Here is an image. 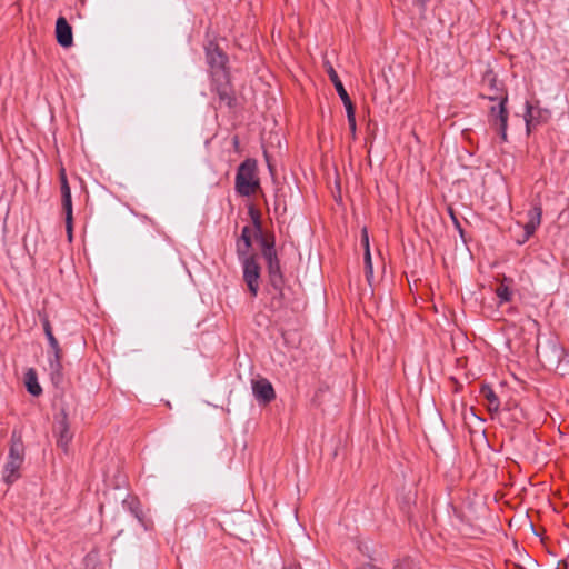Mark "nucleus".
I'll use <instances>...</instances> for the list:
<instances>
[{
  "instance_id": "f257e3e1",
  "label": "nucleus",
  "mask_w": 569,
  "mask_h": 569,
  "mask_svg": "<svg viewBox=\"0 0 569 569\" xmlns=\"http://www.w3.org/2000/svg\"><path fill=\"white\" fill-rule=\"evenodd\" d=\"M234 188L237 193L242 197H250L260 189L256 159L248 158L239 164L234 179Z\"/></svg>"
},
{
  "instance_id": "f03ea898",
  "label": "nucleus",
  "mask_w": 569,
  "mask_h": 569,
  "mask_svg": "<svg viewBox=\"0 0 569 569\" xmlns=\"http://www.w3.org/2000/svg\"><path fill=\"white\" fill-rule=\"evenodd\" d=\"M59 179H60L62 210L66 216V229H67L68 238H69V240H71L72 239V230H73L72 197H71V189H70V186L68 182L66 169L63 167L60 168Z\"/></svg>"
},
{
  "instance_id": "7ed1b4c3",
  "label": "nucleus",
  "mask_w": 569,
  "mask_h": 569,
  "mask_svg": "<svg viewBox=\"0 0 569 569\" xmlns=\"http://www.w3.org/2000/svg\"><path fill=\"white\" fill-rule=\"evenodd\" d=\"M211 91L218 96L220 107L233 108L236 98L230 84L229 73L211 77Z\"/></svg>"
},
{
  "instance_id": "20e7f679",
  "label": "nucleus",
  "mask_w": 569,
  "mask_h": 569,
  "mask_svg": "<svg viewBox=\"0 0 569 569\" xmlns=\"http://www.w3.org/2000/svg\"><path fill=\"white\" fill-rule=\"evenodd\" d=\"M206 51V60L210 68V74L213 76H220V73H228L227 71V62L228 57L226 53L219 48L217 43L213 41H209L208 44L204 47Z\"/></svg>"
},
{
  "instance_id": "39448f33",
  "label": "nucleus",
  "mask_w": 569,
  "mask_h": 569,
  "mask_svg": "<svg viewBox=\"0 0 569 569\" xmlns=\"http://www.w3.org/2000/svg\"><path fill=\"white\" fill-rule=\"evenodd\" d=\"M53 435L57 438V446L67 452L68 446L71 442L73 435L70 431L68 413L63 408L54 417Z\"/></svg>"
},
{
  "instance_id": "423d86ee",
  "label": "nucleus",
  "mask_w": 569,
  "mask_h": 569,
  "mask_svg": "<svg viewBox=\"0 0 569 569\" xmlns=\"http://www.w3.org/2000/svg\"><path fill=\"white\" fill-rule=\"evenodd\" d=\"M243 271V281L248 286L249 292L252 297H257L259 292L261 268L258 258H246V261L240 262Z\"/></svg>"
},
{
  "instance_id": "0eeeda50",
  "label": "nucleus",
  "mask_w": 569,
  "mask_h": 569,
  "mask_svg": "<svg viewBox=\"0 0 569 569\" xmlns=\"http://www.w3.org/2000/svg\"><path fill=\"white\" fill-rule=\"evenodd\" d=\"M267 264L269 283L279 296H282L284 276L281 269L278 253L263 258Z\"/></svg>"
},
{
  "instance_id": "6e6552de",
  "label": "nucleus",
  "mask_w": 569,
  "mask_h": 569,
  "mask_svg": "<svg viewBox=\"0 0 569 569\" xmlns=\"http://www.w3.org/2000/svg\"><path fill=\"white\" fill-rule=\"evenodd\" d=\"M536 352L549 367H558L560 357L566 356V350L553 340H549L545 346L538 343Z\"/></svg>"
},
{
  "instance_id": "1a4fd4ad",
  "label": "nucleus",
  "mask_w": 569,
  "mask_h": 569,
  "mask_svg": "<svg viewBox=\"0 0 569 569\" xmlns=\"http://www.w3.org/2000/svg\"><path fill=\"white\" fill-rule=\"evenodd\" d=\"M252 392L259 403L267 405L276 398L271 382L266 378L252 380Z\"/></svg>"
},
{
  "instance_id": "9d476101",
  "label": "nucleus",
  "mask_w": 569,
  "mask_h": 569,
  "mask_svg": "<svg viewBox=\"0 0 569 569\" xmlns=\"http://www.w3.org/2000/svg\"><path fill=\"white\" fill-rule=\"evenodd\" d=\"M541 216L542 208L540 204L535 206L531 210L528 211V221L523 227V238L522 240L518 241L520 244L525 243L531 236H533L537 228L541 223Z\"/></svg>"
},
{
  "instance_id": "9b49d317",
  "label": "nucleus",
  "mask_w": 569,
  "mask_h": 569,
  "mask_svg": "<svg viewBox=\"0 0 569 569\" xmlns=\"http://www.w3.org/2000/svg\"><path fill=\"white\" fill-rule=\"evenodd\" d=\"M48 370L53 385L59 386L63 380L61 350L48 351Z\"/></svg>"
},
{
  "instance_id": "f8f14e48",
  "label": "nucleus",
  "mask_w": 569,
  "mask_h": 569,
  "mask_svg": "<svg viewBox=\"0 0 569 569\" xmlns=\"http://www.w3.org/2000/svg\"><path fill=\"white\" fill-rule=\"evenodd\" d=\"M56 38L63 48H69L73 43L72 28L64 17H59L56 21Z\"/></svg>"
},
{
  "instance_id": "ddd939ff",
  "label": "nucleus",
  "mask_w": 569,
  "mask_h": 569,
  "mask_svg": "<svg viewBox=\"0 0 569 569\" xmlns=\"http://www.w3.org/2000/svg\"><path fill=\"white\" fill-rule=\"evenodd\" d=\"M490 100H499L498 103V118H499V124L495 126L501 137L502 141H507V128H508V110H507V101L508 96H493L489 97Z\"/></svg>"
},
{
  "instance_id": "4468645a",
  "label": "nucleus",
  "mask_w": 569,
  "mask_h": 569,
  "mask_svg": "<svg viewBox=\"0 0 569 569\" xmlns=\"http://www.w3.org/2000/svg\"><path fill=\"white\" fill-rule=\"evenodd\" d=\"M259 243L262 258L277 253L276 239L273 233H264L263 230L253 233Z\"/></svg>"
},
{
  "instance_id": "2eb2a0df",
  "label": "nucleus",
  "mask_w": 569,
  "mask_h": 569,
  "mask_svg": "<svg viewBox=\"0 0 569 569\" xmlns=\"http://www.w3.org/2000/svg\"><path fill=\"white\" fill-rule=\"evenodd\" d=\"M547 119V116L545 114V111L538 109L535 110L533 107L530 104V102H526V113H525V121L528 133L531 131L532 128L537 127L539 123L545 121Z\"/></svg>"
},
{
  "instance_id": "dca6fc26",
  "label": "nucleus",
  "mask_w": 569,
  "mask_h": 569,
  "mask_svg": "<svg viewBox=\"0 0 569 569\" xmlns=\"http://www.w3.org/2000/svg\"><path fill=\"white\" fill-rule=\"evenodd\" d=\"M22 461H16L8 459L7 463L3 468V481L10 486L16 482L20 478V468L22 466Z\"/></svg>"
},
{
  "instance_id": "f3484780",
  "label": "nucleus",
  "mask_w": 569,
  "mask_h": 569,
  "mask_svg": "<svg viewBox=\"0 0 569 569\" xmlns=\"http://www.w3.org/2000/svg\"><path fill=\"white\" fill-rule=\"evenodd\" d=\"M8 459L16 460V461H22V462L24 460L23 442L21 440V437L20 436L16 437L14 433L12 435V438H11V445L9 448Z\"/></svg>"
},
{
  "instance_id": "a211bd4d",
  "label": "nucleus",
  "mask_w": 569,
  "mask_h": 569,
  "mask_svg": "<svg viewBox=\"0 0 569 569\" xmlns=\"http://www.w3.org/2000/svg\"><path fill=\"white\" fill-rule=\"evenodd\" d=\"M24 383L30 395L38 397L42 393V388L38 382V377L34 369H28V371L24 375Z\"/></svg>"
},
{
  "instance_id": "6ab92c4d",
  "label": "nucleus",
  "mask_w": 569,
  "mask_h": 569,
  "mask_svg": "<svg viewBox=\"0 0 569 569\" xmlns=\"http://www.w3.org/2000/svg\"><path fill=\"white\" fill-rule=\"evenodd\" d=\"M327 73L329 76L330 81L335 86L336 91H337L338 96L340 97V99H346L347 97H349V94H348L347 90L345 89V87H343V84H342L338 73L336 72V70L333 69L332 66L328 67Z\"/></svg>"
},
{
  "instance_id": "aec40b11",
  "label": "nucleus",
  "mask_w": 569,
  "mask_h": 569,
  "mask_svg": "<svg viewBox=\"0 0 569 569\" xmlns=\"http://www.w3.org/2000/svg\"><path fill=\"white\" fill-rule=\"evenodd\" d=\"M480 395L489 402L490 411H497L499 409L500 401L489 386H483L480 390Z\"/></svg>"
},
{
  "instance_id": "412c9836",
  "label": "nucleus",
  "mask_w": 569,
  "mask_h": 569,
  "mask_svg": "<svg viewBox=\"0 0 569 569\" xmlns=\"http://www.w3.org/2000/svg\"><path fill=\"white\" fill-rule=\"evenodd\" d=\"M42 325H43L44 335H46L49 346H50L49 351L61 350L59 342L52 332V328H51V325H50L48 318L43 319Z\"/></svg>"
},
{
  "instance_id": "4be33fe9",
  "label": "nucleus",
  "mask_w": 569,
  "mask_h": 569,
  "mask_svg": "<svg viewBox=\"0 0 569 569\" xmlns=\"http://www.w3.org/2000/svg\"><path fill=\"white\" fill-rule=\"evenodd\" d=\"M252 246L246 244V242H236V252L240 262L246 261V258H258L256 253H250Z\"/></svg>"
},
{
  "instance_id": "5701e85b",
  "label": "nucleus",
  "mask_w": 569,
  "mask_h": 569,
  "mask_svg": "<svg viewBox=\"0 0 569 569\" xmlns=\"http://www.w3.org/2000/svg\"><path fill=\"white\" fill-rule=\"evenodd\" d=\"M248 214L252 221V224H253V233L254 232H260L262 230V221H261V214L259 212V210H257L254 208V206H249L248 208Z\"/></svg>"
},
{
  "instance_id": "b1692460",
  "label": "nucleus",
  "mask_w": 569,
  "mask_h": 569,
  "mask_svg": "<svg viewBox=\"0 0 569 569\" xmlns=\"http://www.w3.org/2000/svg\"><path fill=\"white\" fill-rule=\"evenodd\" d=\"M496 295L500 299V303L508 302L512 298V291L503 283L497 287Z\"/></svg>"
},
{
  "instance_id": "393cba45",
  "label": "nucleus",
  "mask_w": 569,
  "mask_h": 569,
  "mask_svg": "<svg viewBox=\"0 0 569 569\" xmlns=\"http://www.w3.org/2000/svg\"><path fill=\"white\" fill-rule=\"evenodd\" d=\"M365 272H366V277H367L368 281H370V279L373 276V269H372L371 253H370L369 248H367V250L365 252Z\"/></svg>"
},
{
  "instance_id": "a878e982",
  "label": "nucleus",
  "mask_w": 569,
  "mask_h": 569,
  "mask_svg": "<svg viewBox=\"0 0 569 569\" xmlns=\"http://www.w3.org/2000/svg\"><path fill=\"white\" fill-rule=\"evenodd\" d=\"M561 376L569 375V355L566 352V356L560 357L559 366L553 367Z\"/></svg>"
},
{
  "instance_id": "bb28decb",
  "label": "nucleus",
  "mask_w": 569,
  "mask_h": 569,
  "mask_svg": "<svg viewBox=\"0 0 569 569\" xmlns=\"http://www.w3.org/2000/svg\"><path fill=\"white\" fill-rule=\"evenodd\" d=\"M237 241L246 242V244L252 246V231L249 226H244L241 230V234Z\"/></svg>"
},
{
  "instance_id": "cd10ccee",
  "label": "nucleus",
  "mask_w": 569,
  "mask_h": 569,
  "mask_svg": "<svg viewBox=\"0 0 569 569\" xmlns=\"http://www.w3.org/2000/svg\"><path fill=\"white\" fill-rule=\"evenodd\" d=\"M341 101L343 102V106L346 108L347 118L356 117V109H355V106H353L350 97H347L346 99H341Z\"/></svg>"
},
{
  "instance_id": "c85d7f7f",
  "label": "nucleus",
  "mask_w": 569,
  "mask_h": 569,
  "mask_svg": "<svg viewBox=\"0 0 569 569\" xmlns=\"http://www.w3.org/2000/svg\"><path fill=\"white\" fill-rule=\"evenodd\" d=\"M448 212L450 214V218L455 224V228L459 231L460 236L463 237V229L458 220V218L456 217V213L453 211V209L451 207L448 208Z\"/></svg>"
},
{
  "instance_id": "c756f323",
  "label": "nucleus",
  "mask_w": 569,
  "mask_h": 569,
  "mask_svg": "<svg viewBox=\"0 0 569 569\" xmlns=\"http://www.w3.org/2000/svg\"><path fill=\"white\" fill-rule=\"evenodd\" d=\"M490 116H491V121H492L493 126H498V124H499V118H498V104H497V106L491 107V109H490Z\"/></svg>"
},
{
  "instance_id": "7c9ffc66",
  "label": "nucleus",
  "mask_w": 569,
  "mask_h": 569,
  "mask_svg": "<svg viewBox=\"0 0 569 569\" xmlns=\"http://www.w3.org/2000/svg\"><path fill=\"white\" fill-rule=\"evenodd\" d=\"M361 243L363 244L366 251L367 248H369V237L366 229L362 230Z\"/></svg>"
},
{
  "instance_id": "2f4dec72",
  "label": "nucleus",
  "mask_w": 569,
  "mask_h": 569,
  "mask_svg": "<svg viewBox=\"0 0 569 569\" xmlns=\"http://www.w3.org/2000/svg\"><path fill=\"white\" fill-rule=\"evenodd\" d=\"M348 124H349L350 131L355 134L356 130H357L356 117L348 118Z\"/></svg>"
},
{
  "instance_id": "473e14b6",
  "label": "nucleus",
  "mask_w": 569,
  "mask_h": 569,
  "mask_svg": "<svg viewBox=\"0 0 569 569\" xmlns=\"http://www.w3.org/2000/svg\"><path fill=\"white\" fill-rule=\"evenodd\" d=\"M359 569H380L373 565H370V563H366L363 566H361Z\"/></svg>"
},
{
  "instance_id": "72a5a7b5",
  "label": "nucleus",
  "mask_w": 569,
  "mask_h": 569,
  "mask_svg": "<svg viewBox=\"0 0 569 569\" xmlns=\"http://www.w3.org/2000/svg\"><path fill=\"white\" fill-rule=\"evenodd\" d=\"M416 2L421 9H425L428 0H416Z\"/></svg>"
},
{
  "instance_id": "f704fd0d",
  "label": "nucleus",
  "mask_w": 569,
  "mask_h": 569,
  "mask_svg": "<svg viewBox=\"0 0 569 569\" xmlns=\"http://www.w3.org/2000/svg\"><path fill=\"white\" fill-rule=\"evenodd\" d=\"M283 569H301L300 566H293V567H284Z\"/></svg>"
},
{
  "instance_id": "c9c22d12",
  "label": "nucleus",
  "mask_w": 569,
  "mask_h": 569,
  "mask_svg": "<svg viewBox=\"0 0 569 569\" xmlns=\"http://www.w3.org/2000/svg\"><path fill=\"white\" fill-rule=\"evenodd\" d=\"M490 82H491V87L493 88L496 86V80L492 78V79H490Z\"/></svg>"
}]
</instances>
